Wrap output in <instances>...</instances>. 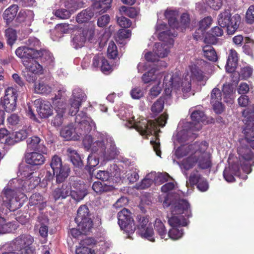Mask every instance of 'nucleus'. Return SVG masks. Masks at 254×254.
Wrapping results in <instances>:
<instances>
[{
    "label": "nucleus",
    "mask_w": 254,
    "mask_h": 254,
    "mask_svg": "<svg viewBox=\"0 0 254 254\" xmlns=\"http://www.w3.org/2000/svg\"><path fill=\"white\" fill-rule=\"evenodd\" d=\"M94 16V12L91 8H87L79 13L76 18L78 23L88 22Z\"/></svg>",
    "instance_id": "nucleus-35"
},
{
    "label": "nucleus",
    "mask_w": 254,
    "mask_h": 254,
    "mask_svg": "<svg viewBox=\"0 0 254 254\" xmlns=\"http://www.w3.org/2000/svg\"><path fill=\"white\" fill-rule=\"evenodd\" d=\"M18 10V6L16 4H13L5 10L3 17L6 25H9L12 23L17 14Z\"/></svg>",
    "instance_id": "nucleus-27"
},
{
    "label": "nucleus",
    "mask_w": 254,
    "mask_h": 254,
    "mask_svg": "<svg viewBox=\"0 0 254 254\" xmlns=\"http://www.w3.org/2000/svg\"><path fill=\"white\" fill-rule=\"evenodd\" d=\"M70 184L69 196L76 202L80 201L88 194L87 186L83 181L76 179Z\"/></svg>",
    "instance_id": "nucleus-12"
},
{
    "label": "nucleus",
    "mask_w": 254,
    "mask_h": 254,
    "mask_svg": "<svg viewBox=\"0 0 254 254\" xmlns=\"http://www.w3.org/2000/svg\"><path fill=\"white\" fill-rule=\"evenodd\" d=\"M70 107L69 108V114L72 116H76L77 115V113L79 111V108L81 106V102L71 98L70 100Z\"/></svg>",
    "instance_id": "nucleus-54"
},
{
    "label": "nucleus",
    "mask_w": 254,
    "mask_h": 254,
    "mask_svg": "<svg viewBox=\"0 0 254 254\" xmlns=\"http://www.w3.org/2000/svg\"><path fill=\"white\" fill-rule=\"evenodd\" d=\"M154 229L161 239L167 240L168 232L166 229L164 223L159 219H156L155 221Z\"/></svg>",
    "instance_id": "nucleus-36"
},
{
    "label": "nucleus",
    "mask_w": 254,
    "mask_h": 254,
    "mask_svg": "<svg viewBox=\"0 0 254 254\" xmlns=\"http://www.w3.org/2000/svg\"><path fill=\"white\" fill-rule=\"evenodd\" d=\"M67 152V155L70 157L71 162L74 166L78 167L82 166L83 163L81 157L76 151L71 148H68Z\"/></svg>",
    "instance_id": "nucleus-37"
},
{
    "label": "nucleus",
    "mask_w": 254,
    "mask_h": 254,
    "mask_svg": "<svg viewBox=\"0 0 254 254\" xmlns=\"http://www.w3.org/2000/svg\"><path fill=\"white\" fill-rule=\"evenodd\" d=\"M208 146L206 141H202L198 144L195 150L198 167L203 170L210 169L212 166V156L210 153L206 150Z\"/></svg>",
    "instance_id": "nucleus-5"
},
{
    "label": "nucleus",
    "mask_w": 254,
    "mask_h": 254,
    "mask_svg": "<svg viewBox=\"0 0 254 254\" xmlns=\"http://www.w3.org/2000/svg\"><path fill=\"white\" fill-rule=\"evenodd\" d=\"M164 98L160 97L155 101L151 107V112L155 115H157L162 111L164 106Z\"/></svg>",
    "instance_id": "nucleus-47"
},
{
    "label": "nucleus",
    "mask_w": 254,
    "mask_h": 254,
    "mask_svg": "<svg viewBox=\"0 0 254 254\" xmlns=\"http://www.w3.org/2000/svg\"><path fill=\"white\" fill-rule=\"evenodd\" d=\"M17 229V225L12 222L6 223L2 217H0V234L11 233Z\"/></svg>",
    "instance_id": "nucleus-34"
},
{
    "label": "nucleus",
    "mask_w": 254,
    "mask_h": 254,
    "mask_svg": "<svg viewBox=\"0 0 254 254\" xmlns=\"http://www.w3.org/2000/svg\"><path fill=\"white\" fill-rule=\"evenodd\" d=\"M241 16L236 14L232 16L229 9H225L218 15V23L221 27L227 28V34L233 35L239 27Z\"/></svg>",
    "instance_id": "nucleus-4"
},
{
    "label": "nucleus",
    "mask_w": 254,
    "mask_h": 254,
    "mask_svg": "<svg viewBox=\"0 0 254 254\" xmlns=\"http://www.w3.org/2000/svg\"><path fill=\"white\" fill-rule=\"evenodd\" d=\"M155 48L157 57L162 58L167 57L170 52L169 49L166 47L165 43H157L155 44Z\"/></svg>",
    "instance_id": "nucleus-45"
},
{
    "label": "nucleus",
    "mask_w": 254,
    "mask_h": 254,
    "mask_svg": "<svg viewBox=\"0 0 254 254\" xmlns=\"http://www.w3.org/2000/svg\"><path fill=\"white\" fill-rule=\"evenodd\" d=\"M92 240L91 238H88L81 241V246L76 249V254H93L91 249L84 246L90 244Z\"/></svg>",
    "instance_id": "nucleus-39"
},
{
    "label": "nucleus",
    "mask_w": 254,
    "mask_h": 254,
    "mask_svg": "<svg viewBox=\"0 0 254 254\" xmlns=\"http://www.w3.org/2000/svg\"><path fill=\"white\" fill-rule=\"evenodd\" d=\"M23 65L27 70V73L25 74L24 76L29 82H33L35 80V77L29 74V72L35 74H41L43 73V66L35 59L25 62Z\"/></svg>",
    "instance_id": "nucleus-15"
},
{
    "label": "nucleus",
    "mask_w": 254,
    "mask_h": 254,
    "mask_svg": "<svg viewBox=\"0 0 254 254\" xmlns=\"http://www.w3.org/2000/svg\"><path fill=\"white\" fill-rule=\"evenodd\" d=\"M253 68L250 66H245L241 68L239 76L242 79H247L253 73Z\"/></svg>",
    "instance_id": "nucleus-61"
},
{
    "label": "nucleus",
    "mask_w": 254,
    "mask_h": 254,
    "mask_svg": "<svg viewBox=\"0 0 254 254\" xmlns=\"http://www.w3.org/2000/svg\"><path fill=\"white\" fill-rule=\"evenodd\" d=\"M92 67L96 70L100 69L105 74L112 71V66L102 54H98L94 56Z\"/></svg>",
    "instance_id": "nucleus-14"
},
{
    "label": "nucleus",
    "mask_w": 254,
    "mask_h": 254,
    "mask_svg": "<svg viewBox=\"0 0 254 254\" xmlns=\"http://www.w3.org/2000/svg\"><path fill=\"white\" fill-rule=\"evenodd\" d=\"M190 23V16L188 13H184L182 14L179 22L180 31L184 32L189 26Z\"/></svg>",
    "instance_id": "nucleus-55"
},
{
    "label": "nucleus",
    "mask_w": 254,
    "mask_h": 254,
    "mask_svg": "<svg viewBox=\"0 0 254 254\" xmlns=\"http://www.w3.org/2000/svg\"><path fill=\"white\" fill-rule=\"evenodd\" d=\"M254 47V41L249 37H245V45L243 47L244 52L250 55L252 53V49Z\"/></svg>",
    "instance_id": "nucleus-57"
},
{
    "label": "nucleus",
    "mask_w": 254,
    "mask_h": 254,
    "mask_svg": "<svg viewBox=\"0 0 254 254\" xmlns=\"http://www.w3.org/2000/svg\"><path fill=\"white\" fill-rule=\"evenodd\" d=\"M31 48L26 46H21L18 47L15 51V54L17 57L21 60L23 64L25 62H28L31 60L37 59L38 53L34 52Z\"/></svg>",
    "instance_id": "nucleus-18"
},
{
    "label": "nucleus",
    "mask_w": 254,
    "mask_h": 254,
    "mask_svg": "<svg viewBox=\"0 0 254 254\" xmlns=\"http://www.w3.org/2000/svg\"><path fill=\"white\" fill-rule=\"evenodd\" d=\"M203 55L208 60L216 62L218 57L215 49L210 45H206L203 48Z\"/></svg>",
    "instance_id": "nucleus-38"
},
{
    "label": "nucleus",
    "mask_w": 254,
    "mask_h": 254,
    "mask_svg": "<svg viewBox=\"0 0 254 254\" xmlns=\"http://www.w3.org/2000/svg\"><path fill=\"white\" fill-rule=\"evenodd\" d=\"M52 103L56 111L65 112L66 104L65 98L63 96L61 90H59L54 98Z\"/></svg>",
    "instance_id": "nucleus-24"
},
{
    "label": "nucleus",
    "mask_w": 254,
    "mask_h": 254,
    "mask_svg": "<svg viewBox=\"0 0 254 254\" xmlns=\"http://www.w3.org/2000/svg\"><path fill=\"white\" fill-rule=\"evenodd\" d=\"M118 219L121 228L126 233L128 238L132 239L130 235L134 233L136 227L130 212L126 208L123 209L118 213Z\"/></svg>",
    "instance_id": "nucleus-6"
},
{
    "label": "nucleus",
    "mask_w": 254,
    "mask_h": 254,
    "mask_svg": "<svg viewBox=\"0 0 254 254\" xmlns=\"http://www.w3.org/2000/svg\"><path fill=\"white\" fill-rule=\"evenodd\" d=\"M89 216L88 207L86 205H81L77 210L74 220L78 227L84 233L89 232L93 227V221Z\"/></svg>",
    "instance_id": "nucleus-7"
},
{
    "label": "nucleus",
    "mask_w": 254,
    "mask_h": 254,
    "mask_svg": "<svg viewBox=\"0 0 254 254\" xmlns=\"http://www.w3.org/2000/svg\"><path fill=\"white\" fill-rule=\"evenodd\" d=\"M71 188L70 183H64L62 186H59L54 190L52 196L55 201L65 199L69 196Z\"/></svg>",
    "instance_id": "nucleus-19"
},
{
    "label": "nucleus",
    "mask_w": 254,
    "mask_h": 254,
    "mask_svg": "<svg viewBox=\"0 0 254 254\" xmlns=\"http://www.w3.org/2000/svg\"><path fill=\"white\" fill-rule=\"evenodd\" d=\"M107 53L108 57L112 59H115L118 56L117 47L113 41L110 42L109 44Z\"/></svg>",
    "instance_id": "nucleus-59"
},
{
    "label": "nucleus",
    "mask_w": 254,
    "mask_h": 254,
    "mask_svg": "<svg viewBox=\"0 0 254 254\" xmlns=\"http://www.w3.org/2000/svg\"><path fill=\"white\" fill-rule=\"evenodd\" d=\"M223 34V30L221 27L215 26L211 28L210 33H207L204 42L208 44H213L216 41V37H220Z\"/></svg>",
    "instance_id": "nucleus-30"
},
{
    "label": "nucleus",
    "mask_w": 254,
    "mask_h": 254,
    "mask_svg": "<svg viewBox=\"0 0 254 254\" xmlns=\"http://www.w3.org/2000/svg\"><path fill=\"white\" fill-rule=\"evenodd\" d=\"M51 167L55 173H57L56 182L63 183L69 175L70 168L66 165H63L61 158L58 155H54L51 161Z\"/></svg>",
    "instance_id": "nucleus-9"
},
{
    "label": "nucleus",
    "mask_w": 254,
    "mask_h": 254,
    "mask_svg": "<svg viewBox=\"0 0 254 254\" xmlns=\"http://www.w3.org/2000/svg\"><path fill=\"white\" fill-rule=\"evenodd\" d=\"M17 96V91L14 88L9 87L5 90L1 103L6 112H11L16 109Z\"/></svg>",
    "instance_id": "nucleus-13"
},
{
    "label": "nucleus",
    "mask_w": 254,
    "mask_h": 254,
    "mask_svg": "<svg viewBox=\"0 0 254 254\" xmlns=\"http://www.w3.org/2000/svg\"><path fill=\"white\" fill-rule=\"evenodd\" d=\"M5 205L9 209L10 211H14L20 208L22 206L21 202L17 197L12 199L10 201L5 203Z\"/></svg>",
    "instance_id": "nucleus-56"
},
{
    "label": "nucleus",
    "mask_w": 254,
    "mask_h": 254,
    "mask_svg": "<svg viewBox=\"0 0 254 254\" xmlns=\"http://www.w3.org/2000/svg\"><path fill=\"white\" fill-rule=\"evenodd\" d=\"M137 220V233L143 238L154 242L155 238L154 233L152 226L148 224L149 217L138 215L136 217Z\"/></svg>",
    "instance_id": "nucleus-8"
},
{
    "label": "nucleus",
    "mask_w": 254,
    "mask_h": 254,
    "mask_svg": "<svg viewBox=\"0 0 254 254\" xmlns=\"http://www.w3.org/2000/svg\"><path fill=\"white\" fill-rule=\"evenodd\" d=\"M2 198L3 202L5 203L10 201L13 198H15L16 196V191L14 190H12L8 188H5L2 192Z\"/></svg>",
    "instance_id": "nucleus-52"
},
{
    "label": "nucleus",
    "mask_w": 254,
    "mask_h": 254,
    "mask_svg": "<svg viewBox=\"0 0 254 254\" xmlns=\"http://www.w3.org/2000/svg\"><path fill=\"white\" fill-rule=\"evenodd\" d=\"M5 36L7 39V44L11 46L17 39V34L15 30L9 28L5 30Z\"/></svg>",
    "instance_id": "nucleus-49"
},
{
    "label": "nucleus",
    "mask_w": 254,
    "mask_h": 254,
    "mask_svg": "<svg viewBox=\"0 0 254 254\" xmlns=\"http://www.w3.org/2000/svg\"><path fill=\"white\" fill-rule=\"evenodd\" d=\"M27 147L30 150H36L42 153L46 152V148L42 140L37 136H33L27 140Z\"/></svg>",
    "instance_id": "nucleus-23"
},
{
    "label": "nucleus",
    "mask_w": 254,
    "mask_h": 254,
    "mask_svg": "<svg viewBox=\"0 0 254 254\" xmlns=\"http://www.w3.org/2000/svg\"><path fill=\"white\" fill-rule=\"evenodd\" d=\"M190 204L185 199H180L177 202L172 209L173 215H182L185 214L188 218L191 216V213L190 210Z\"/></svg>",
    "instance_id": "nucleus-20"
},
{
    "label": "nucleus",
    "mask_w": 254,
    "mask_h": 254,
    "mask_svg": "<svg viewBox=\"0 0 254 254\" xmlns=\"http://www.w3.org/2000/svg\"><path fill=\"white\" fill-rule=\"evenodd\" d=\"M26 47L31 48L34 52H37L38 53L42 49L41 48V42L35 38H30L26 41Z\"/></svg>",
    "instance_id": "nucleus-50"
},
{
    "label": "nucleus",
    "mask_w": 254,
    "mask_h": 254,
    "mask_svg": "<svg viewBox=\"0 0 254 254\" xmlns=\"http://www.w3.org/2000/svg\"><path fill=\"white\" fill-rule=\"evenodd\" d=\"M120 10L121 12H124L125 15L133 18L138 14L140 10L138 8L134 7L122 6L121 7Z\"/></svg>",
    "instance_id": "nucleus-46"
},
{
    "label": "nucleus",
    "mask_w": 254,
    "mask_h": 254,
    "mask_svg": "<svg viewBox=\"0 0 254 254\" xmlns=\"http://www.w3.org/2000/svg\"><path fill=\"white\" fill-rule=\"evenodd\" d=\"M219 102L222 101V93L220 90L218 88H214L211 93L210 102Z\"/></svg>",
    "instance_id": "nucleus-64"
},
{
    "label": "nucleus",
    "mask_w": 254,
    "mask_h": 254,
    "mask_svg": "<svg viewBox=\"0 0 254 254\" xmlns=\"http://www.w3.org/2000/svg\"><path fill=\"white\" fill-rule=\"evenodd\" d=\"M45 162L44 156L40 153L33 152L28 153L26 156V162L33 166L42 165Z\"/></svg>",
    "instance_id": "nucleus-25"
},
{
    "label": "nucleus",
    "mask_w": 254,
    "mask_h": 254,
    "mask_svg": "<svg viewBox=\"0 0 254 254\" xmlns=\"http://www.w3.org/2000/svg\"><path fill=\"white\" fill-rule=\"evenodd\" d=\"M238 56L237 52L231 49L228 55L225 69L227 72L233 73L235 71L238 65Z\"/></svg>",
    "instance_id": "nucleus-22"
},
{
    "label": "nucleus",
    "mask_w": 254,
    "mask_h": 254,
    "mask_svg": "<svg viewBox=\"0 0 254 254\" xmlns=\"http://www.w3.org/2000/svg\"><path fill=\"white\" fill-rule=\"evenodd\" d=\"M71 14L69 10L64 8L58 9L54 12V14L56 17L63 19L69 18L70 17Z\"/></svg>",
    "instance_id": "nucleus-60"
},
{
    "label": "nucleus",
    "mask_w": 254,
    "mask_h": 254,
    "mask_svg": "<svg viewBox=\"0 0 254 254\" xmlns=\"http://www.w3.org/2000/svg\"><path fill=\"white\" fill-rule=\"evenodd\" d=\"M191 119L194 123H199L201 122L204 123L206 121V117L203 112L199 110L194 111L191 114Z\"/></svg>",
    "instance_id": "nucleus-48"
},
{
    "label": "nucleus",
    "mask_w": 254,
    "mask_h": 254,
    "mask_svg": "<svg viewBox=\"0 0 254 254\" xmlns=\"http://www.w3.org/2000/svg\"><path fill=\"white\" fill-rule=\"evenodd\" d=\"M155 70L151 69L148 72L144 73L142 76V80L144 83H148L151 81L154 80L156 78L154 74Z\"/></svg>",
    "instance_id": "nucleus-63"
},
{
    "label": "nucleus",
    "mask_w": 254,
    "mask_h": 254,
    "mask_svg": "<svg viewBox=\"0 0 254 254\" xmlns=\"http://www.w3.org/2000/svg\"><path fill=\"white\" fill-rule=\"evenodd\" d=\"M35 92L37 94H48L51 92L52 87L43 81H39L35 84Z\"/></svg>",
    "instance_id": "nucleus-41"
},
{
    "label": "nucleus",
    "mask_w": 254,
    "mask_h": 254,
    "mask_svg": "<svg viewBox=\"0 0 254 254\" xmlns=\"http://www.w3.org/2000/svg\"><path fill=\"white\" fill-rule=\"evenodd\" d=\"M168 115L164 113L161 114L154 122L143 119L136 122L134 124L135 129L142 135H150L155 131L156 126L164 127L167 123Z\"/></svg>",
    "instance_id": "nucleus-3"
},
{
    "label": "nucleus",
    "mask_w": 254,
    "mask_h": 254,
    "mask_svg": "<svg viewBox=\"0 0 254 254\" xmlns=\"http://www.w3.org/2000/svg\"><path fill=\"white\" fill-rule=\"evenodd\" d=\"M182 85V91L184 97L187 98V94L190 91L191 88V80L185 79L182 81L179 74L177 72H170L164 76L163 79V85L165 87L166 92H171L173 88L178 89Z\"/></svg>",
    "instance_id": "nucleus-2"
},
{
    "label": "nucleus",
    "mask_w": 254,
    "mask_h": 254,
    "mask_svg": "<svg viewBox=\"0 0 254 254\" xmlns=\"http://www.w3.org/2000/svg\"><path fill=\"white\" fill-rule=\"evenodd\" d=\"M197 146L198 143L196 142L194 144H191L188 146H181L176 149L175 151V155L177 158H181L184 156H187L190 153L192 154L193 150H195Z\"/></svg>",
    "instance_id": "nucleus-29"
},
{
    "label": "nucleus",
    "mask_w": 254,
    "mask_h": 254,
    "mask_svg": "<svg viewBox=\"0 0 254 254\" xmlns=\"http://www.w3.org/2000/svg\"><path fill=\"white\" fill-rule=\"evenodd\" d=\"M28 204L39 211L43 210L47 206L44 197L39 193L32 194L29 199Z\"/></svg>",
    "instance_id": "nucleus-21"
},
{
    "label": "nucleus",
    "mask_w": 254,
    "mask_h": 254,
    "mask_svg": "<svg viewBox=\"0 0 254 254\" xmlns=\"http://www.w3.org/2000/svg\"><path fill=\"white\" fill-rule=\"evenodd\" d=\"M75 122L78 124L77 128L80 135L87 134L92 129H94L96 128L95 123L83 111H80L75 116Z\"/></svg>",
    "instance_id": "nucleus-11"
},
{
    "label": "nucleus",
    "mask_w": 254,
    "mask_h": 254,
    "mask_svg": "<svg viewBox=\"0 0 254 254\" xmlns=\"http://www.w3.org/2000/svg\"><path fill=\"white\" fill-rule=\"evenodd\" d=\"M62 137L67 140L78 139V135L75 132V129L72 125H69L64 127L60 132Z\"/></svg>",
    "instance_id": "nucleus-33"
},
{
    "label": "nucleus",
    "mask_w": 254,
    "mask_h": 254,
    "mask_svg": "<svg viewBox=\"0 0 254 254\" xmlns=\"http://www.w3.org/2000/svg\"><path fill=\"white\" fill-rule=\"evenodd\" d=\"M242 141L243 143L238 147L237 152L242 169L248 174L252 171V167L254 166V153L248 146L254 149V139L249 138L248 135L246 134Z\"/></svg>",
    "instance_id": "nucleus-1"
},
{
    "label": "nucleus",
    "mask_w": 254,
    "mask_h": 254,
    "mask_svg": "<svg viewBox=\"0 0 254 254\" xmlns=\"http://www.w3.org/2000/svg\"><path fill=\"white\" fill-rule=\"evenodd\" d=\"M34 238L29 235L23 234L16 238L13 241L15 251L19 254H32L33 250L31 245Z\"/></svg>",
    "instance_id": "nucleus-10"
},
{
    "label": "nucleus",
    "mask_w": 254,
    "mask_h": 254,
    "mask_svg": "<svg viewBox=\"0 0 254 254\" xmlns=\"http://www.w3.org/2000/svg\"><path fill=\"white\" fill-rule=\"evenodd\" d=\"M177 35V34L175 31L172 33L170 30H167L160 32L159 34L158 38L160 41L168 42L170 45H173L174 44V40L172 37H176Z\"/></svg>",
    "instance_id": "nucleus-43"
},
{
    "label": "nucleus",
    "mask_w": 254,
    "mask_h": 254,
    "mask_svg": "<svg viewBox=\"0 0 254 254\" xmlns=\"http://www.w3.org/2000/svg\"><path fill=\"white\" fill-rule=\"evenodd\" d=\"M190 77L193 80L197 82H205L208 78L205 75L203 71L196 65L193 64L190 66Z\"/></svg>",
    "instance_id": "nucleus-26"
},
{
    "label": "nucleus",
    "mask_w": 254,
    "mask_h": 254,
    "mask_svg": "<svg viewBox=\"0 0 254 254\" xmlns=\"http://www.w3.org/2000/svg\"><path fill=\"white\" fill-rule=\"evenodd\" d=\"M37 105V112L41 119H46L53 114V107L47 101L39 99L35 101Z\"/></svg>",
    "instance_id": "nucleus-17"
},
{
    "label": "nucleus",
    "mask_w": 254,
    "mask_h": 254,
    "mask_svg": "<svg viewBox=\"0 0 254 254\" xmlns=\"http://www.w3.org/2000/svg\"><path fill=\"white\" fill-rule=\"evenodd\" d=\"M99 163V160L98 157L93 154L88 156L87 158V165L85 168L88 171L90 175H93V172L95 170L94 168L97 166Z\"/></svg>",
    "instance_id": "nucleus-42"
},
{
    "label": "nucleus",
    "mask_w": 254,
    "mask_h": 254,
    "mask_svg": "<svg viewBox=\"0 0 254 254\" xmlns=\"http://www.w3.org/2000/svg\"><path fill=\"white\" fill-rule=\"evenodd\" d=\"M174 215L168 219V223L172 228H182L188 225V221L182 215Z\"/></svg>",
    "instance_id": "nucleus-31"
},
{
    "label": "nucleus",
    "mask_w": 254,
    "mask_h": 254,
    "mask_svg": "<svg viewBox=\"0 0 254 254\" xmlns=\"http://www.w3.org/2000/svg\"><path fill=\"white\" fill-rule=\"evenodd\" d=\"M213 109L214 112L217 114H222L225 110V106L224 104H222V101L216 102H210Z\"/></svg>",
    "instance_id": "nucleus-62"
},
{
    "label": "nucleus",
    "mask_w": 254,
    "mask_h": 254,
    "mask_svg": "<svg viewBox=\"0 0 254 254\" xmlns=\"http://www.w3.org/2000/svg\"><path fill=\"white\" fill-rule=\"evenodd\" d=\"M40 58L42 62L48 64L53 61V57L49 51L41 49L37 56V58Z\"/></svg>",
    "instance_id": "nucleus-53"
},
{
    "label": "nucleus",
    "mask_w": 254,
    "mask_h": 254,
    "mask_svg": "<svg viewBox=\"0 0 254 254\" xmlns=\"http://www.w3.org/2000/svg\"><path fill=\"white\" fill-rule=\"evenodd\" d=\"M92 189L97 194L101 195L104 193L112 191L114 187L100 181H96L93 183Z\"/></svg>",
    "instance_id": "nucleus-28"
},
{
    "label": "nucleus",
    "mask_w": 254,
    "mask_h": 254,
    "mask_svg": "<svg viewBox=\"0 0 254 254\" xmlns=\"http://www.w3.org/2000/svg\"><path fill=\"white\" fill-rule=\"evenodd\" d=\"M106 146L105 142L103 140L95 141L92 145V151L98 153L100 155L106 156Z\"/></svg>",
    "instance_id": "nucleus-44"
},
{
    "label": "nucleus",
    "mask_w": 254,
    "mask_h": 254,
    "mask_svg": "<svg viewBox=\"0 0 254 254\" xmlns=\"http://www.w3.org/2000/svg\"><path fill=\"white\" fill-rule=\"evenodd\" d=\"M112 2V0H99L95 2L92 6L94 10L104 13L111 7Z\"/></svg>",
    "instance_id": "nucleus-32"
},
{
    "label": "nucleus",
    "mask_w": 254,
    "mask_h": 254,
    "mask_svg": "<svg viewBox=\"0 0 254 254\" xmlns=\"http://www.w3.org/2000/svg\"><path fill=\"white\" fill-rule=\"evenodd\" d=\"M183 234L184 232L182 228H172L169 231L167 238V239L168 238H170L173 240H178L183 236Z\"/></svg>",
    "instance_id": "nucleus-51"
},
{
    "label": "nucleus",
    "mask_w": 254,
    "mask_h": 254,
    "mask_svg": "<svg viewBox=\"0 0 254 254\" xmlns=\"http://www.w3.org/2000/svg\"><path fill=\"white\" fill-rule=\"evenodd\" d=\"M56 112L57 114L52 120L51 124L54 127H60L62 125L63 123V117L65 112H63L62 111Z\"/></svg>",
    "instance_id": "nucleus-58"
},
{
    "label": "nucleus",
    "mask_w": 254,
    "mask_h": 254,
    "mask_svg": "<svg viewBox=\"0 0 254 254\" xmlns=\"http://www.w3.org/2000/svg\"><path fill=\"white\" fill-rule=\"evenodd\" d=\"M197 163L196 156L195 152L191 154L190 156L186 159H184L182 162V166L186 170H189L192 168Z\"/></svg>",
    "instance_id": "nucleus-40"
},
{
    "label": "nucleus",
    "mask_w": 254,
    "mask_h": 254,
    "mask_svg": "<svg viewBox=\"0 0 254 254\" xmlns=\"http://www.w3.org/2000/svg\"><path fill=\"white\" fill-rule=\"evenodd\" d=\"M34 14L30 10H21L19 12L15 20V23L12 26L17 27L21 25L22 26H30L34 19Z\"/></svg>",
    "instance_id": "nucleus-16"
}]
</instances>
